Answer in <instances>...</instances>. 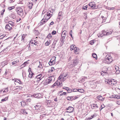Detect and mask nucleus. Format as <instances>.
Instances as JSON below:
<instances>
[{
    "mask_svg": "<svg viewBox=\"0 0 120 120\" xmlns=\"http://www.w3.org/2000/svg\"><path fill=\"white\" fill-rule=\"evenodd\" d=\"M112 32L111 31L106 32L105 31L103 30L101 33L98 34V37H102L105 35H110L112 34Z\"/></svg>",
    "mask_w": 120,
    "mask_h": 120,
    "instance_id": "1",
    "label": "nucleus"
},
{
    "mask_svg": "<svg viewBox=\"0 0 120 120\" xmlns=\"http://www.w3.org/2000/svg\"><path fill=\"white\" fill-rule=\"evenodd\" d=\"M16 11L17 14L19 16H22L23 15V10L21 7H17L16 8Z\"/></svg>",
    "mask_w": 120,
    "mask_h": 120,
    "instance_id": "2",
    "label": "nucleus"
},
{
    "mask_svg": "<svg viewBox=\"0 0 120 120\" xmlns=\"http://www.w3.org/2000/svg\"><path fill=\"white\" fill-rule=\"evenodd\" d=\"M112 61V58L111 56L109 55H107L105 58L104 61L107 64H110Z\"/></svg>",
    "mask_w": 120,
    "mask_h": 120,
    "instance_id": "3",
    "label": "nucleus"
},
{
    "mask_svg": "<svg viewBox=\"0 0 120 120\" xmlns=\"http://www.w3.org/2000/svg\"><path fill=\"white\" fill-rule=\"evenodd\" d=\"M107 83L110 85H113L116 84V82L115 80L114 79H109L107 82Z\"/></svg>",
    "mask_w": 120,
    "mask_h": 120,
    "instance_id": "4",
    "label": "nucleus"
},
{
    "mask_svg": "<svg viewBox=\"0 0 120 120\" xmlns=\"http://www.w3.org/2000/svg\"><path fill=\"white\" fill-rule=\"evenodd\" d=\"M55 78L53 76H51L49 77L47 79L46 82V84H48L51 82L53 79H54Z\"/></svg>",
    "mask_w": 120,
    "mask_h": 120,
    "instance_id": "5",
    "label": "nucleus"
},
{
    "mask_svg": "<svg viewBox=\"0 0 120 120\" xmlns=\"http://www.w3.org/2000/svg\"><path fill=\"white\" fill-rule=\"evenodd\" d=\"M78 60L76 59L71 61L70 64V66L71 67L74 66L76 64Z\"/></svg>",
    "mask_w": 120,
    "mask_h": 120,
    "instance_id": "6",
    "label": "nucleus"
},
{
    "mask_svg": "<svg viewBox=\"0 0 120 120\" xmlns=\"http://www.w3.org/2000/svg\"><path fill=\"white\" fill-rule=\"evenodd\" d=\"M50 17L51 16L48 18L47 17H45V18H44L41 21V24H40V25H42L43 24L45 23L47 21L48 19H50Z\"/></svg>",
    "mask_w": 120,
    "mask_h": 120,
    "instance_id": "7",
    "label": "nucleus"
},
{
    "mask_svg": "<svg viewBox=\"0 0 120 120\" xmlns=\"http://www.w3.org/2000/svg\"><path fill=\"white\" fill-rule=\"evenodd\" d=\"M74 108L71 106H70L66 109V110H68L67 112L71 113L73 112Z\"/></svg>",
    "mask_w": 120,
    "mask_h": 120,
    "instance_id": "8",
    "label": "nucleus"
},
{
    "mask_svg": "<svg viewBox=\"0 0 120 120\" xmlns=\"http://www.w3.org/2000/svg\"><path fill=\"white\" fill-rule=\"evenodd\" d=\"M12 26H11V25L7 24L5 26V28L6 30L10 31L12 29Z\"/></svg>",
    "mask_w": 120,
    "mask_h": 120,
    "instance_id": "9",
    "label": "nucleus"
},
{
    "mask_svg": "<svg viewBox=\"0 0 120 120\" xmlns=\"http://www.w3.org/2000/svg\"><path fill=\"white\" fill-rule=\"evenodd\" d=\"M40 80L38 79L36 77L34 79V81H33L32 82L33 83H35V85H36L39 82Z\"/></svg>",
    "mask_w": 120,
    "mask_h": 120,
    "instance_id": "10",
    "label": "nucleus"
},
{
    "mask_svg": "<svg viewBox=\"0 0 120 120\" xmlns=\"http://www.w3.org/2000/svg\"><path fill=\"white\" fill-rule=\"evenodd\" d=\"M33 96L35 98H39L41 97L42 95L40 93H37L33 94Z\"/></svg>",
    "mask_w": 120,
    "mask_h": 120,
    "instance_id": "11",
    "label": "nucleus"
},
{
    "mask_svg": "<svg viewBox=\"0 0 120 120\" xmlns=\"http://www.w3.org/2000/svg\"><path fill=\"white\" fill-rule=\"evenodd\" d=\"M74 52L76 54H78L79 52V48L75 47L74 49Z\"/></svg>",
    "mask_w": 120,
    "mask_h": 120,
    "instance_id": "12",
    "label": "nucleus"
},
{
    "mask_svg": "<svg viewBox=\"0 0 120 120\" xmlns=\"http://www.w3.org/2000/svg\"><path fill=\"white\" fill-rule=\"evenodd\" d=\"M110 98L118 99L120 98V97H118L117 95H114L111 96L110 97Z\"/></svg>",
    "mask_w": 120,
    "mask_h": 120,
    "instance_id": "13",
    "label": "nucleus"
},
{
    "mask_svg": "<svg viewBox=\"0 0 120 120\" xmlns=\"http://www.w3.org/2000/svg\"><path fill=\"white\" fill-rule=\"evenodd\" d=\"M115 68L116 70V73L117 74H119L120 72V70H119V68L117 66H115Z\"/></svg>",
    "mask_w": 120,
    "mask_h": 120,
    "instance_id": "14",
    "label": "nucleus"
},
{
    "mask_svg": "<svg viewBox=\"0 0 120 120\" xmlns=\"http://www.w3.org/2000/svg\"><path fill=\"white\" fill-rule=\"evenodd\" d=\"M98 6H96L94 3L93 4V5L91 6V9H96L98 8Z\"/></svg>",
    "mask_w": 120,
    "mask_h": 120,
    "instance_id": "15",
    "label": "nucleus"
},
{
    "mask_svg": "<svg viewBox=\"0 0 120 120\" xmlns=\"http://www.w3.org/2000/svg\"><path fill=\"white\" fill-rule=\"evenodd\" d=\"M75 47L76 46H75L74 45H71L70 46V50L72 51L73 50H74Z\"/></svg>",
    "mask_w": 120,
    "mask_h": 120,
    "instance_id": "16",
    "label": "nucleus"
},
{
    "mask_svg": "<svg viewBox=\"0 0 120 120\" xmlns=\"http://www.w3.org/2000/svg\"><path fill=\"white\" fill-rule=\"evenodd\" d=\"M36 77L38 79H39L40 80H41L43 78V77H42L41 74H40L39 75H37Z\"/></svg>",
    "mask_w": 120,
    "mask_h": 120,
    "instance_id": "17",
    "label": "nucleus"
},
{
    "mask_svg": "<svg viewBox=\"0 0 120 120\" xmlns=\"http://www.w3.org/2000/svg\"><path fill=\"white\" fill-rule=\"evenodd\" d=\"M94 3V2H91L89 3L87 6H88V8L89 9L90 8H91V6L93 5V4Z\"/></svg>",
    "mask_w": 120,
    "mask_h": 120,
    "instance_id": "18",
    "label": "nucleus"
},
{
    "mask_svg": "<svg viewBox=\"0 0 120 120\" xmlns=\"http://www.w3.org/2000/svg\"><path fill=\"white\" fill-rule=\"evenodd\" d=\"M97 98L99 100L103 101L104 100V99L100 95L98 96L97 97Z\"/></svg>",
    "mask_w": 120,
    "mask_h": 120,
    "instance_id": "19",
    "label": "nucleus"
},
{
    "mask_svg": "<svg viewBox=\"0 0 120 120\" xmlns=\"http://www.w3.org/2000/svg\"><path fill=\"white\" fill-rule=\"evenodd\" d=\"M61 82H57V87H61L63 86Z\"/></svg>",
    "mask_w": 120,
    "mask_h": 120,
    "instance_id": "20",
    "label": "nucleus"
},
{
    "mask_svg": "<svg viewBox=\"0 0 120 120\" xmlns=\"http://www.w3.org/2000/svg\"><path fill=\"white\" fill-rule=\"evenodd\" d=\"M15 82H17L19 83L20 84H21L22 83V81H20V80H18L17 79H15Z\"/></svg>",
    "mask_w": 120,
    "mask_h": 120,
    "instance_id": "21",
    "label": "nucleus"
},
{
    "mask_svg": "<svg viewBox=\"0 0 120 120\" xmlns=\"http://www.w3.org/2000/svg\"><path fill=\"white\" fill-rule=\"evenodd\" d=\"M8 24H9V25H11V26L13 27L14 26V22H12V21H10L8 22Z\"/></svg>",
    "mask_w": 120,
    "mask_h": 120,
    "instance_id": "22",
    "label": "nucleus"
},
{
    "mask_svg": "<svg viewBox=\"0 0 120 120\" xmlns=\"http://www.w3.org/2000/svg\"><path fill=\"white\" fill-rule=\"evenodd\" d=\"M15 88L16 90L18 89V90H20L22 89V87L20 86H17L15 87Z\"/></svg>",
    "mask_w": 120,
    "mask_h": 120,
    "instance_id": "23",
    "label": "nucleus"
},
{
    "mask_svg": "<svg viewBox=\"0 0 120 120\" xmlns=\"http://www.w3.org/2000/svg\"><path fill=\"white\" fill-rule=\"evenodd\" d=\"M107 72L106 71H102L101 72V75L103 76L105 75L106 74H107Z\"/></svg>",
    "mask_w": 120,
    "mask_h": 120,
    "instance_id": "24",
    "label": "nucleus"
},
{
    "mask_svg": "<svg viewBox=\"0 0 120 120\" xmlns=\"http://www.w3.org/2000/svg\"><path fill=\"white\" fill-rule=\"evenodd\" d=\"M25 37V36L24 34L22 35V36L21 37V41L22 42L24 41V38Z\"/></svg>",
    "mask_w": 120,
    "mask_h": 120,
    "instance_id": "25",
    "label": "nucleus"
},
{
    "mask_svg": "<svg viewBox=\"0 0 120 120\" xmlns=\"http://www.w3.org/2000/svg\"><path fill=\"white\" fill-rule=\"evenodd\" d=\"M40 107H41L40 106H38L37 105L34 106L35 109L37 110H39L40 109Z\"/></svg>",
    "mask_w": 120,
    "mask_h": 120,
    "instance_id": "26",
    "label": "nucleus"
},
{
    "mask_svg": "<svg viewBox=\"0 0 120 120\" xmlns=\"http://www.w3.org/2000/svg\"><path fill=\"white\" fill-rule=\"evenodd\" d=\"M52 13H49L47 14H45V16H44V17H45V18L47 17V16H48V17H49V16H50V15H52Z\"/></svg>",
    "mask_w": 120,
    "mask_h": 120,
    "instance_id": "27",
    "label": "nucleus"
},
{
    "mask_svg": "<svg viewBox=\"0 0 120 120\" xmlns=\"http://www.w3.org/2000/svg\"><path fill=\"white\" fill-rule=\"evenodd\" d=\"M58 82V81H56L52 85L51 87H54L55 86L57 85V82Z\"/></svg>",
    "mask_w": 120,
    "mask_h": 120,
    "instance_id": "28",
    "label": "nucleus"
},
{
    "mask_svg": "<svg viewBox=\"0 0 120 120\" xmlns=\"http://www.w3.org/2000/svg\"><path fill=\"white\" fill-rule=\"evenodd\" d=\"M92 56L94 58H95L96 59H97V55L94 53L93 54Z\"/></svg>",
    "mask_w": 120,
    "mask_h": 120,
    "instance_id": "29",
    "label": "nucleus"
},
{
    "mask_svg": "<svg viewBox=\"0 0 120 120\" xmlns=\"http://www.w3.org/2000/svg\"><path fill=\"white\" fill-rule=\"evenodd\" d=\"M61 13L60 12H59V14L58 15V19H60L61 18Z\"/></svg>",
    "mask_w": 120,
    "mask_h": 120,
    "instance_id": "30",
    "label": "nucleus"
},
{
    "mask_svg": "<svg viewBox=\"0 0 120 120\" xmlns=\"http://www.w3.org/2000/svg\"><path fill=\"white\" fill-rule=\"evenodd\" d=\"M8 97H5L4 99H2L1 100V101L3 102L5 101L8 100Z\"/></svg>",
    "mask_w": 120,
    "mask_h": 120,
    "instance_id": "31",
    "label": "nucleus"
},
{
    "mask_svg": "<svg viewBox=\"0 0 120 120\" xmlns=\"http://www.w3.org/2000/svg\"><path fill=\"white\" fill-rule=\"evenodd\" d=\"M78 91L79 92L82 93L84 92V90L82 89H78Z\"/></svg>",
    "mask_w": 120,
    "mask_h": 120,
    "instance_id": "32",
    "label": "nucleus"
},
{
    "mask_svg": "<svg viewBox=\"0 0 120 120\" xmlns=\"http://www.w3.org/2000/svg\"><path fill=\"white\" fill-rule=\"evenodd\" d=\"M52 37V34L50 33H49L48 34V35L47 36V38L49 39H50Z\"/></svg>",
    "mask_w": 120,
    "mask_h": 120,
    "instance_id": "33",
    "label": "nucleus"
},
{
    "mask_svg": "<svg viewBox=\"0 0 120 120\" xmlns=\"http://www.w3.org/2000/svg\"><path fill=\"white\" fill-rule=\"evenodd\" d=\"M39 62L40 65L38 66V67L40 68H42V63L40 61H39Z\"/></svg>",
    "mask_w": 120,
    "mask_h": 120,
    "instance_id": "34",
    "label": "nucleus"
},
{
    "mask_svg": "<svg viewBox=\"0 0 120 120\" xmlns=\"http://www.w3.org/2000/svg\"><path fill=\"white\" fill-rule=\"evenodd\" d=\"M32 73L30 74L29 72V74L28 76V77L30 78H31L32 77L33 75L34 74V73Z\"/></svg>",
    "mask_w": 120,
    "mask_h": 120,
    "instance_id": "35",
    "label": "nucleus"
},
{
    "mask_svg": "<svg viewBox=\"0 0 120 120\" xmlns=\"http://www.w3.org/2000/svg\"><path fill=\"white\" fill-rule=\"evenodd\" d=\"M88 8V6L87 5H86L85 6H83L82 7V9H83L84 10H87V8Z\"/></svg>",
    "mask_w": 120,
    "mask_h": 120,
    "instance_id": "36",
    "label": "nucleus"
},
{
    "mask_svg": "<svg viewBox=\"0 0 120 120\" xmlns=\"http://www.w3.org/2000/svg\"><path fill=\"white\" fill-rule=\"evenodd\" d=\"M105 107V106L104 105H101V107H100V111H101V110L103 108H104Z\"/></svg>",
    "mask_w": 120,
    "mask_h": 120,
    "instance_id": "37",
    "label": "nucleus"
},
{
    "mask_svg": "<svg viewBox=\"0 0 120 120\" xmlns=\"http://www.w3.org/2000/svg\"><path fill=\"white\" fill-rule=\"evenodd\" d=\"M66 79V78H65L63 77H61V79H60V80H61V81L64 82Z\"/></svg>",
    "mask_w": 120,
    "mask_h": 120,
    "instance_id": "38",
    "label": "nucleus"
},
{
    "mask_svg": "<svg viewBox=\"0 0 120 120\" xmlns=\"http://www.w3.org/2000/svg\"><path fill=\"white\" fill-rule=\"evenodd\" d=\"M26 75V72L23 71L22 72V75L23 77H24Z\"/></svg>",
    "mask_w": 120,
    "mask_h": 120,
    "instance_id": "39",
    "label": "nucleus"
},
{
    "mask_svg": "<svg viewBox=\"0 0 120 120\" xmlns=\"http://www.w3.org/2000/svg\"><path fill=\"white\" fill-rule=\"evenodd\" d=\"M68 73H66L65 74H63V77L65 78L66 77H67V76L68 75Z\"/></svg>",
    "mask_w": 120,
    "mask_h": 120,
    "instance_id": "40",
    "label": "nucleus"
},
{
    "mask_svg": "<svg viewBox=\"0 0 120 120\" xmlns=\"http://www.w3.org/2000/svg\"><path fill=\"white\" fill-rule=\"evenodd\" d=\"M72 30H71L70 31L69 34H70V35L71 38H72L73 39V36H72Z\"/></svg>",
    "mask_w": 120,
    "mask_h": 120,
    "instance_id": "41",
    "label": "nucleus"
},
{
    "mask_svg": "<svg viewBox=\"0 0 120 120\" xmlns=\"http://www.w3.org/2000/svg\"><path fill=\"white\" fill-rule=\"evenodd\" d=\"M14 7L13 6L11 7L8 8V9L9 10H10L11 9H14Z\"/></svg>",
    "mask_w": 120,
    "mask_h": 120,
    "instance_id": "42",
    "label": "nucleus"
},
{
    "mask_svg": "<svg viewBox=\"0 0 120 120\" xmlns=\"http://www.w3.org/2000/svg\"><path fill=\"white\" fill-rule=\"evenodd\" d=\"M28 64L27 62H25L24 63L22 64V65H23L24 67L25 66Z\"/></svg>",
    "mask_w": 120,
    "mask_h": 120,
    "instance_id": "43",
    "label": "nucleus"
},
{
    "mask_svg": "<svg viewBox=\"0 0 120 120\" xmlns=\"http://www.w3.org/2000/svg\"><path fill=\"white\" fill-rule=\"evenodd\" d=\"M21 105L22 106H24L25 103L23 101H21Z\"/></svg>",
    "mask_w": 120,
    "mask_h": 120,
    "instance_id": "44",
    "label": "nucleus"
},
{
    "mask_svg": "<svg viewBox=\"0 0 120 120\" xmlns=\"http://www.w3.org/2000/svg\"><path fill=\"white\" fill-rule=\"evenodd\" d=\"M35 40H34V41L32 40L30 42V44H33L34 45V43H35Z\"/></svg>",
    "mask_w": 120,
    "mask_h": 120,
    "instance_id": "45",
    "label": "nucleus"
},
{
    "mask_svg": "<svg viewBox=\"0 0 120 120\" xmlns=\"http://www.w3.org/2000/svg\"><path fill=\"white\" fill-rule=\"evenodd\" d=\"M56 31L55 30L53 31L52 32V35H54L56 33Z\"/></svg>",
    "mask_w": 120,
    "mask_h": 120,
    "instance_id": "46",
    "label": "nucleus"
},
{
    "mask_svg": "<svg viewBox=\"0 0 120 120\" xmlns=\"http://www.w3.org/2000/svg\"><path fill=\"white\" fill-rule=\"evenodd\" d=\"M30 5H31V6H28L29 8L30 9H31L32 8V6L33 5V4L32 3H30Z\"/></svg>",
    "mask_w": 120,
    "mask_h": 120,
    "instance_id": "47",
    "label": "nucleus"
},
{
    "mask_svg": "<svg viewBox=\"0 0 120 120\" xmlns=\"http://www.w3.org/2000/svg\"><path fill=\"white\" fill-rule=\"evenodd\" d=\"M94 43V41L93 40H92L90 42V44L91 45H93Z\"/></svg>",
    "mask_w": 120,
    "mask_h": 120,
    "instance_id": "48",
    "label": "nucleus"
},
{
    "mask_svg": "<svg viewBox=\"0 0 120 120\" xmlns=\"http://www.w3.org/2000/svg\"><path fill=\"white\" fill-rule=\"evenodd\" d=\"M8 73V71H7V70H6L5 71V73L4 75H3L4 76H6L7 73Z\"/></svg>",
    "mask_w": 120,
    "mask_h": 120,
    "instance_id": "49",
    "label": "nucleus"
},
{
    "mask_svg": "<svg viewBox=\"0 0 120 120\" xmlns=\"http://www.w3.org/2000/svg\"><path fill=\"white\" fill-rule=\"evenodd\" d=\"M8 88H7L6 89H5V90L3 91V92H7L8 91Z\"/></svg>",
    "mask_w": 120,
    "mask_h": 120,
    "instance_id": "50",
    "label": "nucleus"
},
{
    "mask_svg": "<svg viewBox=\"0 0 120 120\" xmlns=\"http://www.w3.org/2000/svg\"><path fill=\"white\" fill-rule=\"evenodd\" d=\"M65 31V30H64L62 32V35L63 34V35H64V36H65V35H66V34H65V32H64Z\"/></svg>",
    "mask_w": 120,
    "mask_h": 120,
    "instance_id": "51",
    "label": "nucleus"
},
{
    "mask_svg": "<svg viewBox=\"0 0 120 120\" xmlns=\"http://www.w3.org/2000/svg\"><path fill=\"white\" fill-rule=\"evenodd\" d=\"M66 92H64L63 93L61 94H60V96L62 95H66Z\"/></svg>",
    "mask_w": 120,
    "mask_h": 120,
    "instance_id": "52",
    "label": "nucleus"
},
{
    "mask_svg": "<svg viewBox=\"0 0 120 120\" xmlns=\"http://www.w3.org/2000/svg\"><path fill=\"white\" fill-rule=\"evenodd\" d=\"M78 98L77 97H74L73 99H72L71 101H72L73 100L76 99Z\"/></svg>",
    "mask_w": 120,
    "mask_h": 120,
    "instance_id": "53",
    "label": "nucleus"
},
{
    "mask_svg": "<svg viewBox=\"0 0 120 120\" xmlns=\"http://www.w3.org/2000/svg\"><path fill=\"white\" fill-rule=\"evenodd\" d=\"M65 36H66V35H65V36H62V38H61V39H63V40H64L65 38Z\"/></svg>",
    "mask_w": 120,
    "mask_h": 120,
    "instance_id": "54",
    "label": "nucleus"
},
{
    "mask_svg": "<svg viewBox=\"0 0 120 120\" xmlns=\"http://www.w3.org/2000/svg\"><path fill=\"white\" fill-rule=\"evenodd\" d=\"M67 100H71V98H70V97H68L67 98Z\"/></svg>",
    "mask_w": 120,
    "mask_h": 120,
    "instance_id": "55",
    "label": "nucleus"
},
{
    "mask_svg": "<svg viewBox=\"0 0 120 120\" xmlns=\"http://www.w3.org/2000/svg\"><path fill=\"white\" fill-rule=\"evenodd\" d=\"M63 76L61 75H60L58 78V79H60V80L61 79V77H62Z\"/></svg>",
    "mask_w": 120,
    "mask_h": 120,
    "instance_id": "56",
    "label": "nucleus"
},
{
    "mask_svg": "<svg viewBox=\"0 0 120 120\" xmlns=\"http://www.w3.org/2000/svg\"><path fill=\"white\" fill-rule=\"evenodd\" d=\"M31 99H28L26 100V101L27 102H30L31 101Z\"/></svg>",
    "mask_w": 120,
    "mask_h": 120,
    "instance_id": "57",
    "label": "nucleus"
},
{
    "mask_svg": "<svg viewBox=\"0 0 120 120\" xmlns=\"http://www.w3.org/2000/svg\"><path fill=\"white\" fill-rule=\"evenodd\" d=\"M60 41L61 42V43L63 44L64 43V40H63L60 39Z\"/></svg>",
    "mask_w": 120,
    "mask_h": 120,
    "instance_id": "58",
    "label": "nucleus"
},
{
    "mask_svg": "<svg viewBox=\"0 0 120 120\" xmlns=\"http://www.w3.org/2000/svg\"><path fill=\"white\" fill-rule=\"evenodd\" d=\"M16 64V62H15V60H14V61L12 62V64L13 65Z\"/></svg>",
    "mask_w": 120,
    "mask_h": 120,
    "instance_id": "59",
    "label": "nucleus"
},
{
    "mask_svg": "<svg viewBox=\"0 0 120 120\" xmlns=\"http://www.w3.org/2000/svg\"><path fill=\"white\" fill-rule=\"evenodd\" d=\"M49 44V43L48 41L46 42L45 44V45L46 46L48 45Z\"/></svg>",
    "mask_w": 120,
    "mask_h": 120,
    "instance_id": "60",
    "label": "nucleus"
},
{
    "mask_svg": "<svg viewBox=\"0 0 120 120\" xmlns=\"http://www.w3.org/2000/svg\"><path fill=\"white\" fill-rule=\"evenodd\" d=\"M67 91L68 93H70L72 91V90H69V89Z\"/></svg>",
    "mask_w": 120,
    "mask_h": 120,
    "instance_id": "61",
    "label": "nucleus"
},
{
    "mask_svg": "<svg viewBox=\"0 0 120 120\" xmlns=\"http://www.w3.org/2000/svg\"><path fill=\"white\" fill-rule=\"evenodd\" d=\"M54 23V22H52L49 24V26H50V25H53Z\"/></svg>",
    "mask_w": 120,
    "mask_h": 120,
    "instance_id": "62",
    "label": "nucleus"
},
{
    "mask_svg": "<svg viewBox=\"0 0 120 120\" xmlns=\"http://www.w3.org/2000/svg\"><path fill=\"white\" fill-rule=\"evenodd\" d=\"M114 8L113 7H112V8H108V9L109 10H113L114 9Z\"/></svg>",
    "mask_w": 120,
    "mask_h": 120,
    "instance_id": "63",
    "label": "nucleus"
},
{
    "mask_svg": "<svg viewBox=\"0 0 120 120\" xmlns=\"http://www.w3.org/2000/svg\"><path fill=\"white\" fill-rule=\"evenodd\" d=\"M65 87V88H63V89H65L66 90H67V91L69 89V88L68 87Z\"/></svg>",
    "mask_w": 120,
    "mask_h": 120,
    "instance_id": "64",
    "label": "nucleus"
}]
</instances>
